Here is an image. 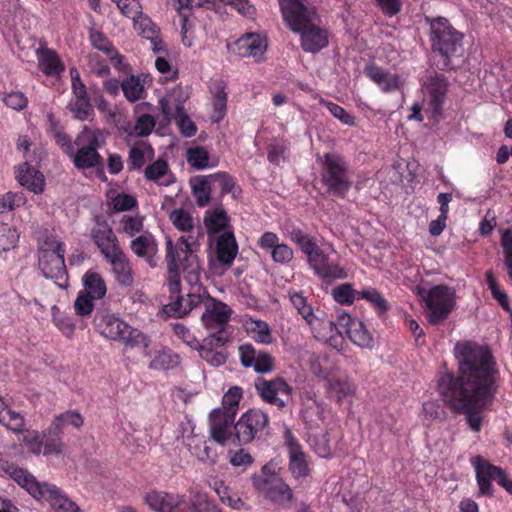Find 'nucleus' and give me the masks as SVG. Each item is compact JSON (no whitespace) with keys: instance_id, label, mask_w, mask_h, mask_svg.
<instances>
[{"instance_id":"1","label":"nucleus","mask_w":512,"mask_h":512,"mask_svg":"<svg viewBox=\"0 0 512 512\" xmlns=\"http://www.w3.org/2000/svg\"><path fill=\"white\" fill-rule=\"evenodd\" d=\"M454 352L458 376L442 379L439 388L456 410L466 414L470 429L479 432L482 416L475 409L491 403L497 393L500 376L497 362L487 346L470 341L458 342Z\"/></svg>"},{"instance_id":"2","label":"nucleus","mask_w":512,"mask_h":512,"mask_svg":"<svg viewBox=\"0 0 512 512\" xmlns=\"http://www.w3.org/2000/svg\"><path fill=\"white\" fill-rule=\"evenodd\" d=\"M169 220L177 230L187 234L180 236L175 244L171 238H167L166 252L168 251V241H170L175 253V260L181 264L185 280L191 285L197 284L202 271L197 252L200 248L199 240L204 236V230L200 225L196 226L192 215L182 208L172 210L169 213Z\"/></svg>"},{"instance_id":"3","label":"nucleus","mask_w":512,"mask_h":512,"mask_svg":"<svg viewBox=\"0 0 512 512\" xmlns=\"http://www.w3.org/2000/svg\"><path fill=\"white\" fill-rule=\"evenodd\" d=\"M283 18L289 28L301 35L304 51L316 53L329 43L328 30L324 28L315 12L303 0H279Z\"/></svg>"},{"instance_id":"4","label":"nucleus","mask_w":512,"mask_h":512,"mask_svg":"<svg viewBox=\"0 0 512 512\" xmlns=\"http://www.w3.org/2000/svg\"><path fill=\"white\" fill-rule=\"evenodd\" d=\"M430 41L432 52L438 57L437 65L443 70H451L454 60L463 56V34L457 31L444 17L430 18Z\"/></svg>"},{"instance_id":"5","label":"nucleus","mask_w":512,"mask_h":512,"mask_svg":"<svg viewBox=\"0 0 512 512\" xmlns=\"http://www.w3.org/2000/svg\"><path fill=\"white\" fill-rule=\"evenodd\" d=\"M64 255V244L54 236H48L39 242V269L46 278L53 279L60 287H63L67 282Z\"/></svg>"},{"instance_id":"6","label":"nucleus","mask_w":512,"mask_h":512,"mask_svg":"<svg viewBox=\"0 0 512 512\" xmlns=\"http://www.w3.org/2000/svg\"><path fill=\"white\" fill-rule=\"evenodd\" d=\"M105 144V135L100 129L84 126L75 139L77 151H73V163L78 169L96 167L102 162L98 149Z\"/></svg>"},{"instance_id":"7","label":"nucleus","mask_w":512,"mask_h":512,"mask_svg":"<svg viewBox=\"0 0 512 512\" xmlns=\"http://www.w3.org/2000/svg\"><path fill=\"white\" fill-rule=\"evenodd\" d=\"M322 182L333 195L344 197L352 186L349 165L338 154L327 153L322 163Z\"/></svg>"},{"instance_id":"8","label":"nucleus","mask_w":512,"mask_h":512,"mask_svg":"<svg viewBox=\"0 0 512 512\" xmlns=\"http://www.w3.org/2000/svg\"><path fill=\"white\" fill-rule=\"evenodd\" d=\"M96 328L105 338L121 341L126 347L136 348L145 340V334L114 315L96 318Z\"/></svg>"},{"instance_id":"9","label":"nucleus","mask_w":512,"mask_h":512,"mask_svg":"<svg viewBox=\"0 0 512 512\" xmlns=\"http://www.w3.org/2000/svg\"><path fill=\"white\" fill-rule=\"evenodd\" d=\"M20 486L34 498L49 502L55 512H80L76 503L63 494L58 487L45 482L40 483L30 473L27 474Z\"/></svg>"},{"instance_id":"10","label":"nucleus","mask_w":512,"mask_h":512,"mask_svg":"<svg viewBox=\"0 0 512 512\" xmlns=\"http://www.w3.org/2000/svg\"><path fill=\"white\" fill-rule=\"evenodd\" d=\"M165 260L167 263V286L170 293V302L166 305V309L168 312H173L177 317H184L191 312V306H189L187 296L180 295L179 268L181 264L175 260V253L170 241H168Z\"/></svg>"},{"instance_id":"11","label":"nucleus","mask_w":512,"mask_h":512,"mask_svg":"<svg viewBox=\"0 0 512 512\" xmlns=\"http://www.w3.org/2000/svg\"><path fill=\"white\" fill-rule=\"evenodd\" d=\"M425 304L428 322L433 325L440 324L455 308V291L444 285L435 286L428 291Z\"/></svg>"},{"instance_id":"12","label":"nucleus","mask_w":512,"mask_h":512,"mask_svg":"<svg viewBox=\"0 0 512 512\" xmlns=\"http://www.w3.org/2000/svg\"><path fill=\"white\" fill-rule=\"evenodd\" d=\"M266 470L264 466L261 474L252 477L253 487L264 498L282 506L287 505L292 500V490L281 477L267 474Z\"/></svg>"},{"instance_id":"13","label":"nucleus","mask_w":512,"mask_h":512,"mask_svg":"<svg viewBox=\"0 0 512 512\" xmlns=\"http://www.w3.org/2000/svg\"><path fill=\"white\" fill-rule=\"evenodd\" d=\"M232 314L230 307L215 298H208L205 310L201 316L203 326L208 331L207 336H221L230 339L229 320Z\"/></svg>"},{"instance_id":"14","label":"nucleus","mask_w":512,"mask_h":512,"mask_svg":"<svg viewBox=\"0 0 512 512\" xmlns=\"http://www.w3.org/2000/svg\"><path fill=\"white\" fill-rule=\"evenodd\" d=\"M254 386L259 396L265 402L281 410L287 407L288 400L292 397V386L280 376H276L272 379L257 377Z\"/></svg>"},{"instance_id":"15","label":"nucleus","mask_w":512,"mask_h":512,"mask_svg":"<svg viewBox=\"0 0 512 512\" xmlns=\"http://www.w3.org/2000/svg\"><path fill=\"white\" fill-rule=\"evenodd\" d=\"M269 424V416L260 409H249L234 424L235 438L239 444H248L259 437Z\"/></svg>"},{"instance_id":"16","label":"nucleus","mask_w":512,"mask_h":512,"mask_svg":"<svg viewBox=\"0 0 512 512\" xmlns=\"http://www.w3.org/2000/svg\"><path fill=\"white\" fill-rule=\"evenodd\" d=\"M308 264L314 273L326 280L345 279V268L330 259L329 254L315 244L306 254Z\"/></svg>"},{"instance_id":"17","label":"nucleus","mask_w":512,"mask_h":512,"mask_svg":"<svg viewBox=\"0 0 512 512\" xmlns=\"http://www.w3.org/2000/svg\"><path fill=\"white\" fill-rule=\"evenodd\" d=\"M307 324L317 340L323 341L333 347H337L343 340L342 332L336 322L324 311L317 309L315 315Z\"/></svg>"},{"instance_id":"18","label":"nucleus","mask_w":512,"mask_h":512,"mask_svg":"<svg viewBox=\"0 0 512 512\" xmlns=\"http://www.w3.org/2000/svg\"><path fill=\"white\" fill-rule=\"evenodd\" d=\"M231 53L240 57H252L259 60L267 49V40L256 33H246L235 42L227 45Z\"/></svg>"},{"instance_id":"19","label":"nucleus","mask_w":512,"mask_h":512,"mask_svg":"<svg viewBox=\"0 0 512 512\" xmlns=\"http://www.w3.org/2000/svg\"><path fill=\"white\" fill-rule=\"evenodd\" d=\"M136 347L140 348L143 355L150 359L148 368L151 370H168L178 364L176 354L162 347H153L150 338L146 334L144 342Z\"/></svg>"},{"instance_id":"20","label":"nucleus","mask_w":512,"mask_h":512,"mask_svg":"<svg viewBox=\"0 0 512 512\" xmlns=\"http://www.w3.org/2000/svg\"><path fill=\"white\" fill-rule=\"evenodd\" d=\"M90 236L104 259L122 249L116 234L106 221H97L91 228Z\"/></svg>"},{"instance_id":"21","label":"nucleus","mask_w":512,"mask_h":512,"mask_svg":"<svg viewBox=\"0 0 512 512\" xmlns=\"http://www.w3.org/2000/svg\"><path fill=\"white\" fill-rule=\"evenodd\" d=\"M471 463L475 469L479 493L485 496L493 495L492 481L497 482L502 468L491 464L482 456L472 458Z\"/></svg>"},{"instance_id":"22","label":"nucleus","mask_w":512,"mask_h":512,"mask_svg":"<svg viewBox=\"0 0 512 512\" xmlns=\"http://www.w3.org/2000/svg\"><path fill=\"white\" fill-rule=\"evenodd\" d=\"M471 463L475 469L479 493L485 496L493 495L492 481L497 482L502 468L491 464L482 456L472 458Z\"/></svg>"},{"instance_id":"23","label":"nucleus","mask_w":512,"mask_h":512,"mask_svg":"<svg viewBox=\"0 0 512 512\" xmlns=\"http://www.w3.org/2000/svg\"><path fill=\"white\" fill-rule=\"evenodd\" d=\"M145 503L156 512H186L189 504L179 495L164 491H150L144 497Z\"/></svg>"},{"instance_id":"24","label":"nucleus","mask_w":512,"mask_h":512,"mask_svg":"<svg viewBox=\"0 0 512 512\" xmlns=\"http://www.w3.org/2000/svg\"><path fill=\"white\" fill-rule=\"evenodd\" d=\"M235 416L225 411L214 409L209 417L210 438L220 445H225L232 436V426H234Z\"/></svg>"},{"instance_id":"25","label":"nucleus","mask_w":512,"mask_h":512,"mask_svg":"<svg viewBox=\"0 0 512 512\" xmlns=\"http://www.w3.org/2000/svg\"><path fill=\"white\" fill-rule=\"evenodd\" d=\"M448 83L444 75L434 73L423 83V92L429 97V106L433 114L440 115L442 104L447 93Z\"/></svg>"},{"instance_id":"26","label":"nucleus","mask_w":512,"mask_h":512,"mask_svg":"<svg viewBox=\"0 0 512 512\" xmlns=\"http://www.w3.org/2000/svg\"><path fill=\"white\" fill-rule=\"evenodd\" d=\"M285 444L289 454V469L295 478L309 474V464L301 445L290 431L285 433Z\"/></svg>"},{"instance_id":"27","label":"nucleus","mask_w":512,"mask_h":512,"mask_svg":"<svg viewBox=\"0 0 512 512\" xmlns=\"http://www.w3.org/2000/svg\"><path fill=\"white\" fill-rule=\"evenodd\" d=\"M221 336H206L197 347L199 350L200 357L208 362L210 365L218 367L226 362V355L222 350H218L223 347L228 341V338Z\"/></svg>"},{"instance_id":"28","label":"nucleus","mask_w":512,"mask_h":512,"mask_svg":"<svg viewBox=\"0 0 512 512\" xmlns=\"http://www.w3.org/2000/svg\"><path fill=\"white\" fill-rule=\"evenodd\" d=\"M110 266L116 282L123 287H129L134 282L133 270L127 255L121 249L104 259Z\"/></svg>"},{"instance_id":"29","label":"nucleus","mask_w":512,"mask_h":512,"mask_svg":"<svg viewBox=\"0 0 512 512\" xmlns=\"http://www.w3.org/2000/svg\"><path fill=\"white\" fill-rule=\"evenodd\" d=\"M215 241V252L218 262L229 268L238 254V244L232 231H224L223 233L211 238Z\"/></svg>"},{"instance_id":"30","label":"nucleus","mask_w":512,"mask_h":512,"mask_svg":"<svg viewBox=\"0 0 512 512\" xmlns=\"http://www.w3.org/2000/svg\"><path fill=\"white\" fill-rule=\"evenodd\" d=\"M130 249L136 256L144 258L150 267H156L158 245L155 237L150 232L145 231L134 237L130 243Z\"/></svg>"},{"instance_id":"31","label":"nucleus","mask_w":512,"mask_h":512,"mask_svg":"<svg viewBox=\"0 0 512 512\" xmlns=\"http://www.w3.org/2000/svg\"><path fill=\"white\" fill-rule=\"evenodd\" d=\"M301 416L310 426H318L323 421L324 407L313 390H305L301 394Z\"/></svg>"},{"instance_id":"32","label":"nucleus","mask_w":512,"mask_h":512,"mask_svg":"<svg viewBox=\"0 0 512 512\" xmlns=\"http://www.w3.org/2000/svg\"><path fill=\"white\" fill-rule=\"evenodd\" d=\"M364 73L383 92H392L401 87L402 82L398 75L390 73L377 65H368L364 69Z\"/></svg>"},{"instance_id":"33","label":"nucleus","mask_w":512,"mask_h":512,"mask_svg":"<svg viewBox=\"0 0 512 512\" xmlns=\"http://www.w3.org/2000/svg\"><path fill=\"white\" fill-rule=\"evenodd\" d=\"M162 111L167 117H173L185 137H192L195 135L197 129L193 121L188 117L183 105L177 104L172 108L169 103L161 102Z\"/></svg>"},{"instance_id":"34","label":"nucleus","mask_w":512,"mask_h":512,"mask_svg":"<svg viewBox=\"0 0 512 512\" xmlns=\"http://www.w3.org/2000/svg\"><path fill=\"white\" fill-rule=\"evenodd\" d=\"M36 56L39 68L45 75H59L64 71V65L54 50L39 48L36 51Z\"/></svg>"},{"instance_id":"35","label":"nucleus","mask_w":512,"mask_h":512,"mask_svg":"<svg viewBox=\"0 0 512 512\" xmlns=\"http://www.w3.org/2000/svg\"><path fill=\"white\" fill-rule=\"evenodd\" d=\"M17 179L23 187L35 194L43 191L44 176L34 168L30 167L27 163L19 166L17 170Z\"/></svg>"},{"instance_id":"36","label":"nucleus","mask_w":512,"mask_h":512,"mask_svg":"<svg viewBox=\"0 0 512 512\" xmlns=\"http://www.w3.org/2000/svg\"><path fill=\"white\" fill-rule=\"evenodd\" d=\"M154 157V149L144 141L134 144L129 151L127 165L130 170H140Z\"/></svg>"},{"instance_id":"37","label":"nucleus","mask_w":512,"mask_h":512,"mask_svg":"<svg viewBox=\"0 0 512 512\" xmlns=\"http://www.w3.org/2000/svg\"><path fill=\"white\" fill-rule=\"evenodd\" d=\"M185 445L188 447L190 453L199 461L210 463L216 462V451L207 444L203 437L196 435L188 436L185 439Z\"/></svg>"},{"instance_id":"38","label":"nucleus","mask_w":512,"mask_h":512,"mask_svg":"<svg viewBox=\"0 0 512 512\" xmlns=\"http://www.w3.org/2000/svg\"><path fill=\"white\" fill-rule=\"evenodd\" d=\"M0 424L18 434L25 431L24 416L9 407L0 396Z\"/></svg>"},{"instance_id":"39","label":"nucleus","mask_w":512,"mask_h":512,"mask_svg":"<svg viewBox=\"0 0 512 512\" xmlns=\"http://www.w3.org/2000/svg\"><path fill=\"white\" fill-rule=\"evenodd\" d=\"M325 378V389L328 397L341 401L344 398L353 395L355 385L346 378Z\"/></svg>"},{"instance_id":"40","label":"nucleus","mask_w":512,"mask_h":512,"mask_svg":"<svg viewBox=\"0 0 512 512\" xmlns=\"http://www.w3.org/2000/svg\"><path fill=\"white\" fill-rule=\"evenodd\" d=\"M144 175L147 180L164 186H168L174 181L168 163L162 159L149 164L144 170Z\"/></svg>"},{"instance_id":"41","label":"nucleus","mask_w":512,"mask_h":512,"mask_svg":"<svg viewBox=\"0 0 512 512\" xmlns=\"http://www.w3.org/2000/svg\"><path fill=\"white\" fill-rule=\"evenodd\" d=\"M82 292L97 300L102 299L107 292L106 283L103 277L95 271L89 270L82 277Z\"/></svg>"},{"instance_id":"42","label":"nucleus","mask_w":512,"mask_h":512,"mask_svg":"<svg viewBox=\"0 0 512 512\" xmlns=\"http://www.w3.org/2000/svg\"><path fill=\"white\" fill-rule=\"evenodd\" d=\"M208 179L213 186L221 189V195L231 194L233 199H239L242 195L241 188L237 185L235 179L226 172H217L208 175Z\"/></svg>"},{"instance_id":"43","label":"nucleus","mask_w":512,"mask_h":512,"mask_svg":"<svg viewBox=\"0 0 512 512\" xmlns=\"http://www.w3.org/2000/svg\"><path fill=\"white\" fill-rule=\"evenodd\" d=\"M204 223L210 239L213 234L224 230L229 224V217L223 208L207 210L204 214Z\"/></svg>"},{"instance_id":"44","label":"nucleus","mask_w":512,"mask_h":512,"mask_svg":"<svg viewBox=\"0 0 512 512\" xmlns=\"http://www.w3.org/2000/svg\"><path fill=\"white\" fill-rule=\"evenodd\" d=\"M245 328L256 342L266 345L273 342L272 331L267 322L250 318L245 322Z\"/></svg>"},{"instance_id":"45","label":"nucleus","mask_w":512,"mask_h":512,"mask_svg":"<svg viewBox=\"0 0 512 512\" xmlns=\"http://www.w3.org/2000/svg\"><path fill=\"white\" fill-rule=\"evenodd\" d=\"M92 45L105 52L111 59L112 63L119 70H124L125 65L123 64V57L119 55L110 44L109 40L101 32H94L90 36Z\"/></svg>"},{"instance_id":"46","label":"nucleus","mask_w":512,"mask_h":512,"mask_svg":"<svg viewBox=\"0 0 512 512\" xmlns=\"http://www.w3.org/2000/svg\"><path fill=\"white\" fill-rule=\"evenodd\" d=\"M146 76H130L121 82V89L125 98L135 102L143 97Z\"/></svg>"},{"instance_id":"47","label":"nucleus","mask_w":512,"mask_h":512,"mask_svg":"<svg viewBox=\"0 0 512 512\" xmlns=\"http://www.w3.org/2000/svg\"><path fill=\"white\" fill-rule=\"evenodd\" d=\"M211 93L213 95V113L211 118L214 122H219L224 118L227 111V94L224 85L221 82L215 83Z\"/></svg>"},{"instance_id":"48","label":"nucleus","mask_w":512,"mask_h":512,"mask_svg":"<svg viewBox=\"0 0 512 512\" xmlns=\"http://www.w3.org/2000/svg\"><path fill=\"white\" fill-rule=\"evenodd\" d=\"M118 231L129 237H135L144 231V217L139 214H125L119 220Z\"/></svg>"},{"instance_id":"49","label":"nucleus","mask_w":512,"mask_h":512,"mask_svg":"<svg viewBox=\"0 0 512 512\" xmlns=\"http://www.w3.org/2000/svg\"><path fill=\"white\" fill-rule=\"evenodd\" d=\"M212 184L207 176H200L192 186V194L199 207H205L210 203Z\"/></svg>"},{"instance_id":"50","label":"nucleus","mask_w":512,"mask_h":512,"mask_svg":"<svg viewBox=\"0 0 512 512\" xmlns=\"http://www.w3.org/2000/svg\"><path fill=\"white\" fill-rule=\"evenodd\" d=\"M347 335L354 344L362 348H371L373 346V337L363 322L359 320L353 323V326L349 328Z\"/></svg>"},{"instance_id":"51","label":"nucleus","mask_w":512,"mask_h":512,"mask_svg":"<svg viewBox=\"0 0 512 512\" xmlns=\"http://www.w3.org/2000/svg\"><path fill=\"white\" fill-rule=\"evenodd\" d=\"M67 107L73 117L77 120H89L94 116V109L90 102V98L71 99Z\"/></svg>"},{"instance_id":"52","label":"nucleus","mask_w":512,"mask_h":512,"mask_svg":"<svg viewBox=\"0 0 512 512\" xmlns=\"http://www.w3.org/2000/svg\"><path fill=\"white\" fill-rule=\"evenodd\" d=\"M82 425L83 418L80 413L76 411H66L54 418L52 428L56 431H61L66 426L80 428Z\"/></svg>"},{"instance_id":"53","label":"nucleus","mask_w":512,"mask_h":512,"mask_svg":"<svg viewBox=\"0 0 512 512\" xmlns=\"http://www.w3.org/2000/svg\"><path fill=\"white\" fill-rule=\"evenodd\" d=\"M191 508L186 512H222L206 494L195 492L191 497Z\"/></svg>"},{"instance_id":"54","label":"nucleus","mask_w":512,"mask_h":512,"mask_svg":"<svg viewBox=\"0 0 512 512\" xmlns=\"http://www.w3.org/2000/svg\"><path fill=\"white\" fill-rule=\"evenodd\" d=\"M241 396V389L239 387L230 388L223 396L222 407L217 410L225 411L227 414L231 413L232 416H236Z\"/></svg>"},{"instance_id":"55","label":"nucleus","mask_w":512,"mask_h":512,"mask_svg":"<svg viewBox=\"0 0 512 512\" xmlns=\"http://www.w3.org/2000/svg\"><path fill=\"white\" fill-rule=\"evenodd\" d=\"M358 292L349 283H343L332 290V296L337 303L350 305L358 298Z\"/></svg>"},{"instance_id":"56","label":"nucleus","mask_w":512,"mask_h":512,"mask_svg":"<svg viewBox=\"0 0 512 512\" xmlns=\"http://www.w3.org/2000/svg\"><path fill=\"white\" fill-rule=\"evenodd\" d=\"M59 431L54 430L52 432L49 431L48 434H43V450L42 453L45 456L52 455V454H60L63 451V442L61 438L58 435Z\"/></svg>"},{"instance_id":"57","label":"nucleus","mask_w":512,"mask_h":512,"mask_svg":"<svg viewBox=\"0 0 512 512\" xmlns=\"http://www.w3.org/2000/svg\"><path fill=\"white\" fill-rule=\"evenodd\" d=\"M155 123V118L152 115L147 113L141 114L137 117L130 134L138 137L147 136L154 129Z\"/></svg>"},{"instance_id":"58","label":"nucleus","mask_w":512,"mask_h":512,"mask_svg":"<svg viewBox=\"0 0 512 512\" xmlns=\"http://www.w3.org/2000/svg\"><path fill=\"white\" fill-rule=\"evenodd\" d=\"M229 463L241 470H246L254 462L253 456L244 448L228 452Z\"/></svg>"},{"instance_id":"59","label":"nucleus","mask_w":512,"mask_h":512,"mask_svg":"<svg viewBox=\"0 0 512 512\" xmlns=\"http://www.w3.org/2000/svg\"><path fill=\"white\" fill-rule=\"evenodd\" d=\"M311 446L314 452L322 458H329L332 456V445L328 432L315 435L311 439Z\"/></svg>"},{"instance_id":"60","label":"nucleus","mask_w":512,"mask_h":512,"mask_svg":"<svg viewBox=\"0 0 512 512\" xmlns=\"http://www.w3.org/2000/svg\"><path fill=\"white\" fill-rule=\"evenodd\" d=\"M19 240L17 230L7 224H0V251L14 248Z\"/></svg>"},{"instance_id":"61","label":"nucleus","mask_w":512,"mask_h":512,"mask_svg":"<svg viewBox=\"0 0 512 512\" xmlns=\"http://www.w3.org/2000/svg\"><path fill=\"white\" fill-rule=\"evenodd\" d=\"M109 205L115 212L130 211L137 207V200L130 194L118 193L111 197Z\"/></svg>"},{"instance_id":"62","label":"nucleus","mask_w":512,"mask_h":512,"mask_svg":"<svg viewBox=\"0 0 512 512\" xmlns=\"http://www.w3.org/2000/svg\"><path fill=\"white\" fill-rule=\"evenodd\" d=\"M358 298L370 302L379 311L388 310V303L383 295L374 288L363 289L358 292Z\"/></svg>"},{"instance_id":"63","label":"nucleus","mask_w":512,"mask_h":512,"mask_svg":"<svg viewBox=\"0 0 512 512\" xmlns=\"http://www.w3.org/2000/svg\"><path fill=\"white\" fill-rule=\"evenodd\" d=\"M287 235L292 242L299 246L300 250L304 254H306L316 244L310 235L297 227H293Z\"/></svg>"},{"instance_id":"64","label":"nucleus","mask_w":512,"mask_h":512,"mask_svg":"<svg viewBox=\"0 0 512 512\" xmlns=\"http://www.w3.org/2000/svg\"><path fill=\"white\" fill-rule=\"evenodd\" d=\"M209 153L202 147L190 148L187 151V162L197 170L208 167Z\"/></svg>"}]
</instances>
